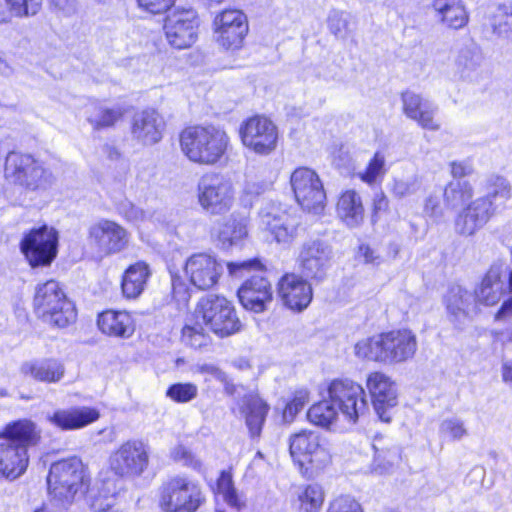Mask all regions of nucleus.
I'll return each mask as SVG.
<instances>
[{
    "mask_svg": "<svg viewBox=\"0 0 512 512\" xmlns=\"http://www.w3.org/2000/svg\"><path fill=\"white\" fill-rule=\"evenodd\" d=\"M484 189V195L472 200L474 190L469 181L452 180L445 186V205L450 209L462 207L454 220L456 234L463 237L475 235L512 196L510 182L500 175L488 176Z\"/></svg>",
    "mask_w": 512,
    "mask_h": 512,
    "instance_id": "obj_1",
    "label": "nucleus"
},
{
    "mask_svg": "<svg viewBox=\"0 0 512 512\" xmlns=\"http://www.w3.org/2000/svg\"><path fill=\"white\" fill-rule=\"evenodd\" d=\"M40 439L41 430L31 419L7 423L0 431V478L13 481L23 475L29 465L28 449Z\"/></svg>",
    "mask_w": 512,
    "mask_h": 512,
    "instance_id": "obj_2",
    "label": "nucleus"
},
{
    "mask_svg": "<svg viewBox=\"0 0 512 512\" xmlns=\"http://www.w3.org/2000/svg\"><path fill=\"white\" fill-rule=\"evenodd\" d=\"M182 153L193 163L214 165L223 158L229 145L227 133L214 125H194L180 133Z\"/></svg>",
    "mask_w": 512,
    "mask_h": 512,
    "instance_id": "obj_3",
    "label": "nucleus"
},
{
    "mask_svg": "<svg viewBox=\"0 0 512 512\" xmlns=\"http://www.w3.org/2000/svg\"><path fill=\"white\" fill-rule=\"evenodd\" d=\"M47 485L52 499L65 506L86 493L90 485V477L82 461L72 457L51 465Z\"/></svg>",
    "mask_w": 512,
    "mask_h": 512,
    "instance_id": "obj_4",
    "label": "nucleus"
},
{
    "mask_svg": "<svg viewBox=\"0 0 512 512\" xmlns=\"http://www.w3.org/2000/svg\"><path fill=\"white\" fill-rule=\"evenodd\" d=\"M4 177L9 183L29 191L46 190L54 182L52 172L43 161L20 151H10L6 155Z\"/></svg>",
    "mask_w": 512,
    "mask_h": 512,
    "instance_id": "obj_5",
    "label": "nucleus"
},
{
    "mask_svg": "<svg viewBox=\"0 0 512 512\" xmlns=\"http://www.w3.org/2000/svg\"><path fill=\"white\" fill-rule=\"evenodd\" d=\"M205 497L199 483L185 475H175L160 488V507L164 512H196Z\"/></svg>",
    "mask_w": 512,
    "mask_h": 512,
    "instance_id": "obj_6",
    "label": "nucleus"
},
{
    "mask_svg": "<svg viewBox=\"0 0 512 512\" xmlns=\"http://www.w3.org/2000/svg\"><path fill=\"white\" fill-rule=\"evenodd\" d=\"M289 452L303 475L324 467L330 461V453L319 433L301 430L289 437Z\"/></svg>",
    "mask_w": 512,
    "mask_h": 512,
    "instance_id": "obj_7",
    "label": "nucleus"
},
{
    "mask_svg": "<svg viewBox=\"0 0 512 512\" xmlns=\"http://www.w3.org/2000/svg\"><path fill=\"white\" fill-rule=\"evenodd\" d=\"M195 313L209 330L221 338L233 335L241 329L234 306L224 297L207 295L201 298Z\"/></svg>",
    "mask_w": 512,
    "mask_h": 512,
    "instance_id": "obj_8",
    "label": "nucleus"
},
{
    "mask_svg": "<svg viewBox=\"0 0 512 512\" xmlns=\"http://www.w3.org/2000/svg\"><path fill=\"white\" fill-rule=\"evenodd\" d=\"M150 463V448L141 440L122 443L109 456V467L118 477L135 479L144 474Z\"/></svg>",
    "mask_w": 512,
    "mask_h": 512,
    "instance_id": "obj_9",
    "label": "nucleus"
},
{
    "mask_svg": "<svg viewBox=\"0 0 512 512\" xmlns=\"http://www.w3.org/2000/svg\"><path fill=\"white\" fill-rule=\"evenodd\" d=\"M199 203L209 214L222 215L228 212L234 203L235 189L232 180L222 174L211 173L199 182Z\"/></svg>",
    "mask_w": 512,
    "mask_h": 512,
    "instance_id": "obj_10",
    "label": "nucleus"
},
{
    "mask_svg": "<svg viewBox=\"0 0 512 512\" xmlns=\"http://www.w3.org/2000/svg\"><path fill=\"white\" fill-rule=\"evenodd\" d=\"M328 394L343 417L353 424L368 410L363 387L350 379L332 381L328 387Z\"/></svg>",
    "mask_w": 512,
    "mask_h": 512,
    "instance_id": "obj_11",
    "label": "nucleus"
},
{
    "mask_svg": "<svg viewBox=\"0 0 512 512\" xmlns=\"http://www.w3.org/2000/svg\"><path fill=\"white\" fill-rule=\"evenodd\" d=\"M199 25L200 20L194 9L176 7L167 14L163 29L172 47L186 49L196 42Z\"/></svg>",
    "mask_w": 512,
    "mask_h": 512,
    "instance_id": "obj_12",
    "label": "nucleus"
},
{
    "mask_svg": "<svg viewBox=\"0 0 512 512\" xmlns=\"http://www.w3.org/2000/svg\"><path fill=\"white\" fill-rule=\"evenodd\" d=\"M291 186L297 202L313 214H321L326 204V193L318 174L309 168H297L291 175Z\"/></svg>",
    "mask_w": 512,
    "mask_h": 512,
    "instance_id": "obj_13",
    "label": "nucleus"
},
{
    "mask_svg": "<svg viewBox=\"0 0 512 512\" xmlns=\"http://www.w3.org/2000/svg\"><path fill=\"white\" fill-rule=\"evenodd\" d=\"M243 145L255 154L267 156L275 151L278 142V129L267 117L253 116L240 127Z\"/></svg>",
    "mask_w": 512,
    "mask_h": 512,
    "instance_id": "obj_14",
    "label": "nucleus"
},
{
    "mask_svg": "<svg viewBox=\"0 0 512 512\" xmlns=\"http://www.w3.org/2000/svg\"><path fill=\"white\" fill-rule=\"evenodd\" d=\"M259 227L279 244L288 245L297 237L298 218L275 203H267L259 211Z\"/></svg>",
    "mask_w": 512,
    "mask_h": 512,
    "instance_id": "obj_15",
    "label": "nucleus"
},
{
    "mask_svg": "<svg viewBox=\"0 0 512 512\" xmlns=\"http://www.w3.org/2000/svg\"><path fill=\"white\" fill-rule=\"evenodd\" d=\"M58 234L46 225L32 229L21 241V251L32 267L47 266L57 254Z\"/></svg>",
    "mask_w": 512,
    "mask_h": 512,
    "instance_id": "obj_16",
    "label": "nucleus"
},
{
    "mask_svg": "<svg viewBox=\"0 0 512 512\" xmlns=\"http://www.w3.org/2000/svg\"><path fill=\"white\" fill-rule=\"evenodd\" d=\"M332 258L331 245L322 239L314 238L302 243L297 260L306 277L322 280L327 274Z\"/></svg>",
    "mask_w": 512,
    "mask_h": 512,
    "instance_id": "obj_17",
    "label": "nucleus"
},
{
    "mask_svg": "<svg viewBox=\"0 0 512 512\" xmlns=\"http://www.w3.org/2000/svg\"><path fill=\"white\" fill-rule=\"evenodd\" d=\"M214 33L217 43L224 49L241 48L248 33L246 15L237 9L224 10L214 19Z\"/></svg>",
    "mask_w": 512,
    "mask_h": 512,
    "instance_id": "obj_18",
    "label": "nucleus"
},
{
    "mask_svg": "<svg viewBox=\"0 0 512 512\" xmlns=\"http://www.w3.org/2000/svg\"><path fill=\"white\" fill-rule=\"evenodd\" d=\"M184 271L192 286L198 290H209L218 283L223 266L210 254L195 253L186 260Z\"/></svg>",
    "mask_w": 512,
    "mask_h": 512,
    "instance_id": "obj_19",
    "label": "nucleus"
},
{
    "mask_svg": "<svg viewBox=\"0 0 512 512\" xmlns=\"http://www.w3.org/2000/svg\"><path fill=\"white\" fill-rule=\"evenodd\" d=\"M366 387L371 395L372 404L379 419L389 423L392 411L397 405L395 384L382 372H372L366 380Z\"/></svg>",
    "mask_w": 512,
    "mask_h": 512,
    "instance_id": "obj_20",
    "label": "nucleus"
},
{
    "mask_svg": "<svg viewBox=\"0 0 512 512\" xmlns=\"http://www.w3.org/2000/svg\"><path fill=\"white\" fill-rule=\"evenodd\" d=\"M449 321L456 327L462 328L477 312L473 292L461 285H451L443 296Z\"/></svg>",
    "mask_w": 512,
    "mask_h": 512,
    "instance_id": "obj_21",
    "label": "nucleus"
},
{
    "mask_svg": "<svg viewBox=\"0 0 512 512\" xmlns=\"http://www.w3.org/2000/svg\"><path fill=\"white\" fill-rule=\"evenodd\" d=\"M89 240L100 252L109 255L122 251L128 244L129 236L118 223L102 219L90 227Z\"/></svg>",
    "mask_w": 512,
    "mask_h": 512,
    "instance_id": "obj_22",
    "label": "nucleus"
},
{
    "mask_svg": "<svg viewBox=\"0 0 512 512\" xmlns=\"http://www.w3.org/2000/svg\"><path fill=\"white\" fill-rule=\"evenodd\" d=\"M278 295L287 308L301 312L311 303L313 292L301 276L285 274L278 282Z\"/></svg>",
    "mask_w": 512,
    "mask_h": 512,
    "instance_id": "obj_23",
    "label": "nucleus"
},
{
    "mask_svg": "<svg viewBox=\"0 0 512 512\" xmlns=\"http://www.w3.org/2000/svg\"><path fill=\"white\" fill-rule=\"evenodd\" d=\"M242 306L255 313L264 312L273 299L270 281L261 275H253L238 290Z\"/></svg>",
    "mask_w": 512,
    "mask_h": 512,
    "instance_id": "obj_24",
    "label": "nucleus"
},
{
    "mask_svg": "<svg viewBox=\"0 0 512 512\" xmlns=\"http://www.w3.org/2000/svg\"><path fill=\"white\" fill-rule=\"evenodd\" d=\"M165 130L163 117L154 109L136 113L132 119L131 133L142 145L151 146L161 141Z\"/></svg>",
    "mask_w": 512,
    "mask_h": 512,
    "instance_id": "obj_25",
    "label": "nucleus"
},
{
    "mask_svg": "<svg viewBox=\"0 0 512 512\" xmlns=\"http://www.w3.org/2000/svg\"><path fill=\"white\" fill-rule=\"evenodd\" d=\"M384 363L395 364L412 358L417 350L416 336L410 330L383 333Z\"/></svg>",
    "mask_w": 512,
    "mask_h": 512,
    "instance_id": "obj_26",
    "label": "nucleus"
},
{
    "mask_svg": "<svg viewBox=\"0 0 512 512\" xmlns=\"http://www.w3.org/2000/svg\"><path fill=\"white\" fill-rule=\"evenodd\" d=\"M403 113L409 119L417 122L423 129L438 131L440 124L435 120L438 107L411 91L403 92L401 95Z\"/></svg>",
    "mask_w": 512,
    "mask_h": 512,
    "instance_id": "obj_27",
    "label": "nucleus"
},
{
    "mask_svg": "<svg viewBox=\"0 0 512 512\" xmlns=\"http://www.w3.org/2000/svg\"><path fill=\"white\" fill-rule=\"evenodd\" d=\"M97 409L82 406L67 409H56L53 413L46 415V420L54 427L71 431L81 429L99 418Z\"/></svg>",
    "mask_w": 512,
    "mask_h": 512,
    "instance_id": "obj_28",
    "label": "nucleus"
},
{
    "mask_svg": "<svg viewBox=\"0 0 512 512\" xmlns=\"http://www.w3.org/2000/svg\"><path fill=\"white\" fill-rule=\"evenodd\" d=\"M20 372L35 381L51 384L60 382L66 369L60 359L48 357L24 362L20 367Z\"/></svg>",
    "mask_w": 512,
    "mask_h": 512,
    "instance_id": "obj_29",
    "label": "nucleus"
},
{
    "mask_svg": "<svg viewBox=\"0 0 512 512\" xmlns=\"http://www.w3.org/2000/svg\"><path fill=\"white\" fill-rule=\"evenodd\" d=\"M248 219L244 216L231 214L213 229L212 235L217 239L222 249L239 246L248 237Z\"/></svg>",
    "mask_w": 512,
    "mask_h": 512,
    "instance_id": "obj_30",
    "label": "nucleus"
},
{
    "mask_svg": "<svg viewBox=\"0 0 512 512\" xmlns=\"http://www.w3.org/2000/svg\"><path fill=\"white\" fill-rule=\"evenodd\" d=\"M97 325L111 337L129 338L135 330L133 318L126 311L106 310L98 315Z\"/></svg>",
    "mask_w": 512,
    "mask_h": 512,
    "instance_id": "obj_31",
    "label": "nucleus"
},
{
    "mask_svg": "<svg viewBox=\"0 0 512 512\" xmlns=\"http://www.w3.org/2000/svg\"><path fill=\"white\" fill-rule=\"evenodd\" d=\"M336 212L340 220L347 227H359L365 217V209L361 195L352 189L344 191L338 199Z\"/></svg>",
    "mask_w": 512,
    "mask_h": 512,
    "instance_id": "obj_32",
    "label": "nucleus"
},
{
    "mask_svg": "<svg viewBox=\"0 0 512 512\" xmlns=\"http://www.w3.org/2000/svg\"><path fill=\"white\" fill-rule=\"evenodd\" d=\"M373 448L375 454L372 470L378 474L390 472L402 459L401 448L391 439L377 437L374 440Z\"/></svg>",
    "mask_w": 512,
    "mask_h": 512,
    "instance_id": "obj_33",
    "label": "nucleus"
},
{
    "mask_svg": "<svg viewBox=\"0 0 512 512\" xmlns=\"http://www.w3.org/2000/svg\"><path fill=\"white\" fill-rule=\"evenodd\" d=\"M432 8L437 20L451 29H460L468 22L462 0H433Z\"/></svg>",
    "mask_w": 512,
    "mask_h": 512,
    "instance_id": "obj_34",
    "label": "nucleus"
},
{
    "mask_svg": "<svg viewBox=\"0 0 512 512\" xmlns=\"http://www.w3.org/2000/svg\"><path fill=\"white\" fill-rule=\"evenodd\" d=\"M504 281L501 279V267L492 266L484 276L479 287L473 292L475 303L492 306L497 304L504 294Z\"/></svg>",
    "mask_w": 512,
    "mask_h": 512,
    "instance_id": "obj_35",
    "label": "nucleus"
},
{
    "mask_svg": "<svg viewBox=\"0 0 512 512\" xmlns=\"http://www.w3.org/2000/svg\"><path fill=\"white\" fill-rule=\"evenodd\" d=\"M269 411V405L257 395H247L243 398L241 413L253 437L259 436Z\"/></svg>",
    "mask_w": 512,
    "mask_h": 512,
    "instance_id": "obj_36",
    "label": "nucleus"
},
{
    "mask_svg": "<svg viewBox=\"0 0 512 512\" xmlns=\"http://www.w3.org/2000/svg\"><path fill=\"white\" fill-rule=\"evenodd\" d=\"M66 298V294L57 281L49 280L37 285L33 300L35 314L41 318L53 305L59 304Z\"/></svg>",
    "mask_w": 512,
    "mask_h": 512,
    "instance_id": "obj_37",
    "label": "nucleus"
},
{
    "mask_svg": "<svg viewBox=\"0 0 512 512\" xmlns=\"http://www.w3.org/2000/svg\"><path fill=\"white\" fill-rule=\"evenodd\" d=\"M482 62L483 56L478 47H465L456 58V73L463 80L477 81L481 76Z\"/></svg>",
    "mask_w": 512,
    "mask_h": 512,
    "instance_id": "obj_38",
    "label": "nucleus"
},
{
    "mask_svg": "<svg viewBox=\"0 0 512 512\" xmlns=\"http://www.w3.org/2000/svg\"><path fill=\"white\" fill-rule=\"evenodd\" d=\"M150 276L149 266L142 261L129 266L122 280V291L125 297L137 298L145 289Z\"/></svg>",
    "mask_w": 512,
    "mask_h": 512,
    "instance_id": "obj_39",
    "label": "nucleus"
},
{
    "mask_svg": "<svg viewBox=\"0 0 512 512\" xmlns=\"http://www.w3.org/2000/svg\"><path fill=\"white\" fill-rule=\"evenodd\" d=\"M40 319L52 327L65 328L76 321V307L71 300L66 298L59 304L53 305Z\"/></svg>",
    "mask_w": 512,
    "mask_h": 512,
    "instance_id": "obj_40",
    "label": "nucleus"
},
{
    "mask_svg": "<svg viewBox=\"0 0 512 512\" xmlns=\"http://www.w3.org/2000/svg\"><path fill=\"white\" fill-rule=\"evenodd\" d=\"M295 505L300 512H319L324 503V491L318 484L301 486L296 492Z\"/></svg>",
    "mask_w": 512,
    "mask_h": 512,
    "instance_id": "obj_41",
    "label": "nucleus"
},
{
    "mask_svg": "<svg viewBox=\"0 0 512 512\" xmlns=\"http://www.w3.org/2000/svg\"><path fill=\"white\" fill-rule=\"evenodd\" d=\"M216 493L231 508L239 511L245 507V499L235 488L230 471L223 470L220 473L216 483Z\"/></svg>",
    "mask_w": 512,
    "mask_h": 512,
    "instance_id": "obj_42",
    "label": "nucleus"
},
{
    "mask_svg": "<svg viewBox=\"0 0 512 512\" xmlns=\"http://www.w3.org/2000/svg\"><path fill=\"white\" fill-rule=\"evenodd\" d=\"M338 411L335 403L329 398L312 405L307 412V417L314 425L327 428L337 419Z\"/></svg>",
    "mask_w": 512,
    "mask_h": 512,
    "instance_id": "obj_43",
    "label": "nucleus"
},
{
    "mask_svg": "<svg viewBox=\"0 0 512 512\" xmlns=\"http://www.w3.org/2000/svg\"><path fill=\"white\" fill-rule=\"evenodd\" d=\"M383 343V333L362 339L355 344V355L361 359L384 363Z\"/></svg>",
    "mask_w": 512,
    "mask_h": 512,
    "instance_id": "obj_44",
    "label": "nucleus"
},
{
    "mask_svg": "<svg viewBox=\"0 0 512 512\" xmlns=\"http://www.w3.org/2000/svg\"><path fill=\"white\" fill-rule=\"evenodd\" d=\"M124 115V109L120 106L112 108L94 107V111L90 112L87 120L95 129H101L113 126Z\"/></svg>",
    "mask_w": 512,
    "mask_h": 512,
    "instance_id": "obj_45",
    "label": "nucleus"
},
{
    "mask_svg": "<svg viewBox=\"0 0 512 512\" xmlns=\"http://www.w3.org/2000/svg\"><path fill=\"white\" fill-rule=\"evenodd\" d=\"M421 189V179L413 174L407 177H394L389 184L391 195L398 199H404L417 194Z\"/></svg>",
    "mask_w": 512,
    "mask_h": 512,
    "instance_id": "obj_46",
    "label": "nucleus"
},
{
    "mask_svg": "<svg viewBox=\"0 0 512 512\" xmlns=\"http://www.w3.org/2000/svg\"><path fill=\"white\" fill-rule=\"evenodd\" d=\"M465 422L456 416L443 419L439 425L440 438L448 441H460L468 436Z\"/></svg>",
    "mask_w": 512,
    "mask_h": 512,
    "instance_id": "obj_47",
    "label": "nucleus"
},
{
    "mask_svg": "<svg viewBox=\"0 0 512 512\" xmlns=\"http://www.w3.org/2000/svg\"><path fill=\"white\" fill-rule=\"evenodd\" d=\"M385 163V155L381 152H376L368 162L365 170L358 173L359 178L368 185L375 184L386 173Z\"/></svg>",
    "mask_w": 512,
    "mask_h": 512,
    "instance_id": "obj_48",
    "label": "nucleus"
},
{
    "mask_svg": "<svg viewBox=\"0 0 512 512\" xmlns=\"http://www.w3.org/2000/svg\"><path fill=\"white\" fill-rule=\"evenodd\" d=\"M492 25L498 35L512 36V6L500 5L493 14Z\"/></svg>",
    "mask_w": 512,
    "mask_h": 512,
    "instance_id": "obj_49",
    "label": "nucleus"
},
{
    "mask_svg": "<svg viewBox=\"0 0 512 512\" xmlns=\"http://www.w3.org/2000/svg\"><path fill=\"white\" fill-rule=\"evenodd\" d=\"M310 393L306 388H300L293 394V398L287 403L283 411V420L286 423H291L296 415L305 407L309 402Z\"/></svg>",
    "mask_w": 512,
    "mask_h": 512,
    "instance_id": "obj_50",
    "label": "nucleus"
},
{
    "mask_svg": "<svg viewBox=\"0 0 512 512\" xmlns=\"http://www.w3.org/2000/svg\"><path fill=\"white\" fill-rule=\"evenodd\" d=\"M198 395V387L193 383H175L169 386L166 396L177 403H187Z\"/></svg>",
    "mask_w": 512,
    "mask_h": 512,
    "instance_id": "obj_51",
    "label": "nucleus"
},
{
    "mask_svg": "<svg viewBox=\"0 0 512 512\" xmlns=\"http://www.w3.org/2000/svg\"><path fill=\"white\" fill-rule=\"evenodd\" d=\"M5 5L15 17L22 18L36 15L42 0H5Z\"/></svg>",
    "mask_w": 512,
    "mask_h": 512,
    "instance_id": "obj_52",
    "label": "nucleus"
},
{
    "mask_svg": "<svg viewBox=\"0 0 512 512\" xmlns=\"http://www.w3.org/2000/svg\"><path fill=\"white\" fill-rule=\"evenodd\" d=\"M350 15L339 10L330 11L327 25L332 34L336 37H344L348 31Z\"/></svg>",
    "mask_w": 512,
    "mask_h": 512,
    "instance_id": "obj_53",
    "label": "nucleus"
},
{
    "mask_svg": "<svg viewBox=\"0 0 512 512\" xmlns=\"http://www.w3.org/2000/svg\"><path fill=\"white\" fill-rule=\"evenodd\" d=\"M209 336L203 333L201 327L186 325L182 329V341L195 349L205 347L209 344Z\"/></svg>",
    "mask_w": 512,
    "mask_h": 512,
    "instance_id": "obj_54",
    "label": "nucleus"
},
{
    "mask_svg": "<svg viewBox=\"0 0 512 512\" xmlns=\"http://www.w3.org/2000/svg\"><path fill=\"white\" fill-rule=\"evenodd\" d=\"M326 512H363V509L353 497L343 495L334 499Z\"/></svg>",
    "mask_w": 512,
    "mask_h": 512,
    "instance_id": "obj_55",
    "label": "nucleus"
},
{
    "mask_svg": "<svg viewBox=\"0 0 512 512\" xmlns=\"http://www.w3.org/2000/svg\"><path fill=\"white\" fill-rule=\"evenodd\" d=\"M172 457L175 461L181 462L184 466L200 471L201 461L184 446H177L172 451Z\"/></svg>",
    "mask_w": 512,
    "mask_h": 512,
    "instance_id": "obj_56",
    "label": "nucleus"
},
{
    "mask_svg": "<svg viewBox=\"0 0 512 512\" xmlns=\"http://www.w3.org/2000/svg\"><path fill=\"white\" fill-rule=\"evenodd\" d=\"M172 457L175 461L181 462L184 466L200 471L201 461L184 446H177L172 451Z\"/></svg>",
    "mask_w": 512,
    "mask_h": 512,
    "instance_id": "obj_57",
    "label": "nucleus"
},
{
    "mask_svg": "<svg viewBox=\"0 0 512 512\" xmlns=\"http://www.w3.org/2000/svg\"><path fill=\"white\" fill-rule=\"evenodd\" d=\"M172 457L175 461L181 462L184 466L200 471L201 461L184 446H177L172 451Z\"/></svg>",
    "mask_w": 512,
    "mask_h": 512,
    "instance_id": "obj_58",
    "label": "nucleus"
},
{
    "mask_svg": "<svg viewBox=\"0 0 512 512\" xmlns=\"http://www.w3.org/2000/svg\"><path fill=\"white\" fill-rule=\"evenodd\" d=\"M423 213L426 217L437 222L442 219L444 212L437 195H429L424 201Z\"/></svg>",
    "mask_w": 512,
    "mask_h": 512,
    "instance_id": "obj_59",
    "label": "nucleus"
},
{
    "mask_svg": "<svg viewBox=\"0 0 512 512\" xmlns=\"http://www.w3.org/2000/svg\"><path fill=\"white\" fill-rule=\"evenodd\" d=\"M120 214L130 222H141L146 219V212L130 201H124L119 207Z\"/></svg>",
    "mask_w": 512,
    "mask_h": 512,
    "instance_id": "obj_60",
    "label": "nucleus"
},
{
    "mask_svg": "<svg viewBox=\"0 0 512 512\" xmlns=\"http://www.w3.org/2000/svg\"><path fill=\"white\" fill-rule=\"evenodd\" d=\"M262 267L258 259H249L240 262H230L227 264L230 275L234 277H241L242 271H248L251 269H260Z\"/></svg>",
    "mask_w": 512,
    "mask_h": 512,
    "instance_id": "obj_61",
    "label": "nucleus"
},
{
    "mask_svg": "<svg viewBox=\"0 0 512 512\" xmlns=\"http://www.w3.org/2000/svg\"><path fill=\"white\" fill-rule=\"evenodd\" d=\"M172 293L175 299L186 302L190 298L189 290L184 280L178 275L171 276Z\"/></svg>",
    "mask_w": 512,
    "mask_h": 512,
    "instance_id": "obj_62",
    "label": "nucleus"
},
{
    "mask_svg": "<svg viewBox=\"0 0 512 512\" xmlns=\"http://www.w3.org/2000/svg\"><path fill=\"white\" fill-rule=\"evenodd\" d=\"M175 0H138L140 7L153 13L159 14L167 11Z\"/></svg>",
    "mask_w": 512,
    "mask_h": 512,
    "instance_id": "obj_63",
    "label": "nucleus"
},
{
    "mask_svg": "<svg viewBox=\"0 0 512 512\" xmlns=\"http://www.w3.org/2000/svg\"><path fill=\"white\" fill-rule=\"evenodd\" d=\"M450 172L455 180H461L474 172L472 163L469 160L453 161L450 163Z\"/></svg>",
    "mask_w": 512,
    "mask_h": 512,
    "instance_id": "obj_64",
    "label": "nucleus"
}]
</instances>
